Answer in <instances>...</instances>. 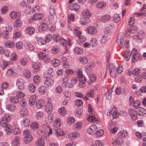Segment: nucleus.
<instances>
[{"label":"nucleus","mask_w":146,"mask_h":146,"mask_svg":"<svg viewBox=\"0 0 146 146\" xmlns=\"http://www.w3.org/2000/svg\"><path fill=\"white\" fill-rule=\"evenodd\" d=\"M11 119L10 117L7 115L5 116L2 118L1 125L3 127H5V131L7 135H10L12 133V127L8 123L10 121Z\"/></svg>","instance_id":"obj_1"},{"label":"nucleus","mask_w":146,"mask_h":146,"mask_svg":"<svg viewBox=\"0 0 146 146\" xmlns=\"http://www.w3.org/2000/svg\"><path fill=\"white\" fill-rule=\"evenodd\" d=\"M134 19L133 17H130L129 20L128 22V24L130 26L125 32V35L126 37H128L132 36L131 34H135L137 30V28L136 27L132 26L134 23Z\"/></svg>","instance_id":"obj_2"},{"label":"nucleus","mask_w":146,"mask_h":146,"mask_svg":"<svg viewBox=\"0 0 146 146\" xmlns=\"http://www.w3.org/2000/svg\"><path fill=\"white\" fill-rule=\"evenodd\" d=\"M137 51L136 49H133L131 52V54H132V61L133 62L139 60L142 56V55L140 53H137Z\"/></svg>","instance_id":"obj_3"},{"label":"nucleus","mask_w":146,"mask_h":146,"mask_svg":"<svg viewBox=\"0 0 146 146\" xmlns=\"http://www.w3.org/2000/svg\"><path fill=\"white\" fill-rule=\"evenodd\" d=\"M117 68L112 65L109 66V72L110 76L112 78H115L116 76Z\"/></svg>","instance_id":"obj_4"},{"label":"nucleus","mask_w":146,"mask_h":146,"mask_svg":"<svg viewBox=\"0 0 146 146\" xmlns=\"http://www.w3.org/2000/svg\"><path fill=\"white\" fill-rule=\"evenodd\" d=\"M128 113L132 120H135L137 118V114L135 110L132 108L129 109Z\"/></svg>","instance_id":"obj_5"},{"label":"nucleus","mask_w":146,"mask_h":146,"mask_svg":"<svg viewBox=\"0 0 146 146\" xmlns=\"http://www.w3.org/2000/svg\"><path fill=\"white\" fill-rule=\"evenodd\" d=\"M45 77L46 79L44 82V85L48 87H51L54 83L53 80L51 79V78L49 77V76H46Z\"/></svg>","instance_id":"obj_6"},{"label":"nucleus","mask_w":146,"mask_h":146,"mask_svg":"<svg viewBox=\"0 0 146 146\" xmlns=\"http://www.w3.org/2000/svg\"><path fill=\"white\" fill-rule=\"evenodd\" d=\"M97 129V127L96 125H91L87 129V131L89 134L93 135L95 134Z\"/></svg>","instance_id":"obj_7"},{"label":"nucleus","mask_w":146,"mask_h":146,"mask_svg":"<svg viewBox=\"0 0 146 146\" xmlns=\"http://www.w3.org/2000/svg\"><path fill=\"white\" fill-rule=\"evenodd\" d=\"M24 80L21 78H19L17 81V85L19 89L20 90H23L24 88Z\"/></svg>","instance_id":"obj_8"},{"label":"nucleus","mask_w":146,"mask_h":146,"mask_svg":"<svg viewBox=\"0 0 146 146\" xmlns=\"http://www.w3.org/2000/svg\"><path fill=\"white\" fill-rule=\"evenodd\" d=\"M133 38L136 40H142L144 37L145 35L143 31H141L138 32L136 35L133 36Z\"/></svg>","instance_id":"obj_9"},{"label":"nucleus","mask_w":146,"mask_h":146,"mask_svg":"<svg viewBox=\"0 0 146 146\" xmlns=\"http://www.w3.org/2000/svg\"><path fill=\"white\" fill-rule=\"evenodd\" d=\"M42 17V15L40 13H37L33 17L29 19V21L30 23L31 22H32L33 21L41 19Z\"/></svg>","instance_id":"obj_10"},{"label":"nucleus","mask_w":146,"mask_h":146,"mask_svg":"<svg viewBox=\"0 0 146 146\" xmlns=\"http://www.w3.org/2000/svg\"><path fill=\"white\" fill-rule=\"evenodd\" d=\"M95 66V64H93L90 65L85 67V71L88 75H90L92 73V68H93Z\"/></svg>","instance_id":"obj_11"},{"label":"nucleus","mask_w":146,"mask_h":146,"mask_svg":"<svg viewBox=\"0 0 146 146\" xmlns=\"http://www.w3.org/2000/svg\"><path fill=\"white\" fill-rule=\"evenodd\" d=\"M87 31L88 34H95L97 33L96 28L93 26H90L87 29Z\"/></svg>","instance_id":"obj_12"},{"label":"nucleus","mask_w":146,"mask_h":146,"mask_svg":"<svg viewBox=\"0 0 146 146\" xmlns=\"http://www.w3.org/2000/svg\"><path fill=\"white\" fill-rule=\"evenodd\" d=\"M123 141L122 139L118 137L115 139H113L112 143L113 145H121L122 144Z\"/></svg>","instance_id":"obj_13"},{"label":"nucleus","mask_w":146,"mask_h":146,"mask_svg":"<svg viewBox=\"0 0 146 146\" xmlns=\"http://www.w3.org/2000/svg\"><path fill=\"white\" fill-rule=\"evenodd\" d=\"M41 65V63L40 62H38L35 63L32 66L33 68V69L34 72H36L40 70V67Z\"/></svg>","instance_id":"obj_14"},{"label":"nucleus","mask_w":146,"mask_h":146,"mask_svg":"<svg viewBox=\"0 0 146 146\" xmlns=\"http://www.w3.org/2000/svg\"><path fill=\"white\" fill-rule=\"evenodd\" d=\"M45 104V102L44 100L41 99L37 101L36 104V106L37 108H40L43 106Z\"/></svg>","instance_id":"obj_15"},{"label":"nucleus","mask_w":146,"mask_h":146,"mask_svg":"<svg viewBox=\"0 0 146 146\" xmlns=\"http://www.w3.org/2000/svg\"><path fill=\"white\" fill-rule=\"evenodd\" d=\"M89 21L88 17H84L80 19L79 22L81 25H86Z\"/></svg>","instance_id":"obj_16"},{"label":"nucleus","mask_w":146,"mask_h":146,"mask_svg":"<svg viewBox=\"0 0 146 146\" xmlns=\"http://www.w3.org/2000/svg\"><path fill=\"white\" fill-rule=\"evenodd\" d=\"M80 6L76 3H74L69 6V9L72 10L76 11L80 8Z\"/></svg>","instance_id":"obj_17"},{"label":"nucleus","mask_w":146,"mask_h":146,"mask_svg":"<svg viewBox=\"0 0 146 146\" xmlns=\"http://www.w3.org/2000/svg\"><path fill=\"white\" fill-rule=\"evenodd\" d=\"M28 58L26 57H21L19 61L20 64L23 66L26 65L28 63Z\"/></svg>","instance_id":"obj_18"},{"label":"nucleus","mask_w":146,"mask_h":146,"mask_svg":"<svg viewBox=\"0 0 146 146\" xmlns=\"http://www.w3.org/2000/svg\"><path fill=\"white\" fill-rule=\"evenodd\" d=\"M36 96L35 95L31 96L29 98V104L30 106L34 105L36 100Z\"/></svg>","instance_id":"obj_19"},{"label":"nucleus","mask_w":146,"mask_h":146,"mask_svg":"<svg viewBox=\"0 0 146 146\" xmlns=\"http://www.w3.org/2000/svg\"><path fill=\"white\" fill-rule=\"evenodd\" d=\"M16 73L11 68L8 69L5 73V75L7 77L13 76Z\"/></svg>","instance_id":"obj_20"},{"label":"nucleus","mask_w":146,"mask_h":146,"mask_svg":"<svg viewBox=\"0 0 146 146\" xmlns=\"http://www.w3.org/2000/svg\"><path fill=\"white\" fill-rule=\"evenodd\" d=\"M127 135V132L126 131H121L117 133L118 137L121 138H124L126 137Z\"/></svg>","instance_id":"obj_21"},{"label":"nucleus","mask_w":146,"mask_h":146,"mask_svg":"<svg viewBox=\"0 0 146 146\" xmlns=\"http://www.w3.org/2000/svg\"><path fill=\"white\" fill-rule=\"evenodd\" d=\"M23 74V75L27 78H30L31 76V73L28 70H24Z\"/></svg>","instance_id":"obj_22"},{"label":"nucleus","mask_w":146,"mask_h":146,"mask_svg":"<svg viewBox=\"0 0 146 146\" xmlns=\"http://www.w3.org/2000/svg\"><path fill=\"white\" fill-rule=\"evenodd\" d=\"M82 123L80 121H78L73 125V129L75 130H79L82 127Z\"/></svg>","instance_id":"obj_23"},{"label":"nucleus","mask_w":146,"mask_h":146,"mask_svg":"<svg viewBox=\"0 0 146 146\" xmlns=\"http://www.w3.org/2000/svg\"><path fill=\"white\" fill-rule=\"evenodd\" d=\"M45 143L44 140L43 138L39 137L38 138L37 141L35 142V145L37 146L44 145Z\"/></svg>","instance_id":"obj_24"},{"label":"nucleus","mask_w":146,"mask_h":146,"mask_svg":"<svg viewBox=\"0 0 146 146\" xmlns=\"http://www.w3.org/2000/svg\"><path fill=\"white\" fill-rule=\"evenodd\" d=\"M79 134L78 132L75 133H71L68 135V137L71 140H73L76 137H78Z\"/></svg>","instance_id":"obj_25"},{"label":"nucleus","mask_w":146,"mask_h":146,"mask_svg":"<svg viewBox=\"0 0 146 146\" xmlns=\"http://www.w3.org/2000/svg\"><path fill=\"white\" fill-rule=\"evenodd\" d=\"M61 124V122L60 119L57 118L54 120L53 125L54 127L57 128L60 127Z\"/></svg>","instance_id":"obj_26"},{"label":"nucleus","mask_w":146,"mask_h":146,"mask_svg":"<svg viewBox=\"0 0 146 146\" xmlns=\"http://www.w3.org/2000/svg\"><path fill=\"white\" fill-rule=\"evenodd\" d=\"M51 63L55 67H56L58 66L60 64V62L59 60L56 58H53L51 60Z\"/></svg>","instance_id":"obj_27"},{"label":"nucleus","mask_w":146,"mask_h":146,"mask_svg":"<svg viewBox=\"0 0 146 146\" xmlns=\"http://www.w3.org/2000/svg\"><path fill=\"white\" fill-rule=\"evenodd\" d=\"M25 46L27 49L30 50H33L35 48V47L29 42H26Z\"/></svg>","instance_id":"obj_28"},{"label":"nucleus","mask_w":146,"mask_h":146,"mask_svg":"<svg viewBox=\"0 0 146 146\" xmlns=\"http://www.w3.org/2000/svg\"><path fill=\"white\" fill-rule=\"evenodd\" d=\"M35 38L36 39L39 45H42L46 44V42L42 38L36 36Z\"/></svg>","instance_id":"obj_29"},{"label":"nucleus","mask_w":146,"mask_h":146,"mask_svg":"<svg viewBox=\"0 0 146 146\" xmlns=\"http://www.w3.org/2000/svg\"><path fill=\"white\" fill-rule=\"evenodd\" d=\"M53 71V70L52 68H49L47 72L44 73V75L45 77L49 76V77L52 78V75L51 74Z\"/></svg>","instance_id":"obj_30"},{"label":"nucleus","mask_w":146,"mask_h":146,"mask_svg":"<svg viewBox=\"0 0 146 146\" xmlns=\"http://www.w3.org/2000/svg\"><path fill=\"white\" fill-rule=\"evenodd\" d=\"M138 113L139 116H143L146 113V110L143 108H140L138 109Z\"/></svg>","instance_id":"obj_31"},{"label":"nucleus","mask_w":146,"mask_h":146,"mask_svg":"<svg viewBox=\"0 0 146 146\" xmlns=\"http://www.w3.org/2000/svg\"><path fill=\"white\" fill-rule=\"evenodd\" d=\"M22 121L25 127L29 126L30 124V120L29 118L24 117Z\"/></svg>","instance_id":"obj_32"},{"label":"nucleus","mask_w":146,"mask_h":146,"mask_svg":"<svg viewBox=\"0 0 146 146\" xmlns=\"http://www.w3.org/2000/svg\"><path fill=\"white\" fill-rule=\"evenodd\" d=\"M48 27L47 24L45 23H43L40 26L39 29L42 31H45L47 30Z\"/></svg>","instance_id":"obj_33"},{"label":"nucleus","mask_w":146,"mask_h":146,"mask_svg":"<svg viewBox=\"0 0 146 146\" xmlns=\"http://www.w3.org/2000/svg\"><path fill=\"white\" fill-rule=\"evenodd\" d=\"M111 19V17L109 15L106 14L104 15L101 18L102 21L103 22H107L109 21Z\"/></svg>","instance_id":"obj_34"},{"label":"nucleus","mask_w":146,"mask_h":146,"mask_svg":"<svg viewBox=\"0 0 146 146\" xmlns=\"http://www.w3.org/2000/svg\"><path fill=\"white\" fill-rule=\"evenodd\" d=\"M28 89L29 91L31 92H33L36 90V87L34 84L32 83L29 84L28 86Z\"/></svg>","instance_id":"obj_35"},{"label":"nucleus","mask_w":146,"mask_h":146,"mask_svg":"<svg viewBox=\"0 0 146 146\" xmlns=\"http://www.w3.org/2000/svg\"><path fill=\"white\" fill-rule=\"evenodd\" d=\"M35 29L32 27H29L26 28V33L30 35L33 34L34 32Z\"/></svg>","instance_id":"obj_36"},{"label":"nucleus","mask_w":146,"mask_h":146,"mask_svg":"<svg viewBox=\"0 0 146 146\" xmlns=\"http://www.w3.org/2000/svg\"><path fill=\"white\" fill-rule=\"evenodd\" d=\"M82 15L86 17H90L92 15V13L88 9H86L83 11L82 12Z\"/></svg>","instance_id":"obj_37"},{"label":"nucleus","mask_w":146,"mask_h":146,"mask_svg":"<svg viewBox=\"0 0 146 146\" xmlns=\"http://www.w3.org/2000/svg\"><path fill=\"white\" fill-rule=\"evenodd\" d=\"M19 15L20 16L21 13L20 12H18V14H17V12L15 11H13L10 13V16L11 19H15L17 16Z\"/></svg>","instance_id":"obj_38"},{"label":"nucleus","mask_w":146,"mask_h":146,"mask_svg":"<svg viewBox=\"0 0 146 146\" xmlns=\"http://www.w3.org/2000/svg\"><path fill=\"white\" fill-rule=\"evenodd\" d=\"M5 45L7 47L12 48L15 46L14 43L12 41H7L5 43Z\"/></svg>","instance_id":"obj_39"},{"label":"nucleus","mask_w":146,"mask_h":146,"mask_svg":"<svg viewBox=\"0 0 146 146\" xmlns=\"http://www.w3.org/2000/svg\"><path fill=\"white\" fill-rule=\"evenodd\" d=\"M33 139L32 135H29L28 136H24V141L26 143H30Z\"/></svg>","instance_id":"obj_40"},{"label":"nucleus","mask_w":146,"mask_h":146,"mask_svg":"<svg viewBox=\"0 0 146 146\" xmlns=\"http://www.w3.org/2000/svg\"><path fill=\"white\" fill-rule=\"evenodd\" d=\"M7 109L10 111H13L15 110L16 108L13 104H9L6 106Z\"/></svg>","instance_id":"obj_41"},{"label":"nucleus","mask_w":146,"mask_h":146,"mask_svg":"<svg viewBox=\"0 0 146 146\" xmlns=\"http://www.w3.org/2000/svg\"><path fill=\"white\" fill-rule=\"evenodd\" d=\"M31 127L33 129L35 130L37 129L39 127L38 123L36 121H34L31 123Z\"/></svg>","instance_id":"obj_42"},{"label":"nucleus","mask_w":146,"mask_h":146,"mask_svg":"<svg viewBox=\"0 0 146 146\" xmlns=\"http://www.w3.org/2000/svg\"><path fill=\"white\" fill-rule=\"evenodd\" d=\"M106 5V3L104 1H101L99 2L96 4L97 8L100 9L104 7Z\"/></svg>","instance_id":"obj_43"},{"label":"nucleus","mask_w":146,"mask_h":146,"mask_svg":"<svg viewBox=\"0 0 146 146\" xmlns=\"http://www.w3.org/2000/svg\"><path fill=\"white\" fill-rule=\"evenodd\" d=\"M12 129L13 131V132L15 135L18 134H20L21 132V131L19 128L18 127L15 126H12Z\"/></svg>","instance_id":"obj_44"},{"label":"nucleus","mask_w":146,"mask_h":146,"mask_svg":"<svg viewBox=\"0 0 146 146\" xmlns=\"http://www.w3.org/2000/svg\"><path fill=\"white\" fill-rule=\"evenodd\" d=\"M10 100L11 102L17 104L19 102V99L17 96L11 97L10 98Z\"/></svg>","instance_id":"obj_45"},{"label":"nucleus","mask_w":146,"mask_h":146,"mask_svg":"<svg viewBox=\"0 0 146 146\" xmlns=\"http://www.w3.org/2000/svg\"><path fill=\"white\" fill-rule=\"evenodd\" d=\"M47 90L46 88L44 86H41L39 88V91L40 94L42 95L45 93Z\"/></svg>","instance_id":"obj_46"},{"label":"nucleus","mask_w":146,"mask_h":146,"mask_svg":"<svg viewBox=\"0 0 146 146\" xmlns=\"http://www.w3.org/2000/svg\"><path fill=\"white\" fill-rule=\"evenodd\" d=\"M22 22L21 20L17 19L14 22V26L16 28L20 27L22 25Z\"/></svg>","instance_id":"obj_47"},{"label":"nucleus","mask_w":146,"mask_h":146,"mask_svg":"<svg viewBox=\"0 0 146 146\" xmlns=\"http://www.w3.org/2000/svg\"><path fill=\"white\" fill-rule=\"evenodd\" d=\"M121 37L120 36L119 34L117 36V42L120 47H122L123 46V45L122 43L123 42V40L122 39H121Z\"/></svg>","instance_id":"obj_48"},{"label":"nucleus","mask_w":146,"mask_h":146,"mask_svg":"<svg viewBox=\"0 0 146 146\" xmlns=\"http://www.w3.org/2000/svg\"><path fill=\"white\" fill-rule=\"evenodd\" d=\"M33 80L35 84L38 85L40 83V78L39 76H36L33 77Z\"/></svg>","instance_id":"obj_49"},{"label":"nucleus","mask_w":146,"mask_h":146,"mask_svg":"<svg viewBox=\"0 0 146 146\" xmlns=\"http://www.w3.org/2000/svg\"><path fill=\"white\" fill-rule=\"evenodd\" d=\"M87 120L89 121H91L92 122H97V120L94 115L90 116L87 118Z\"/></svg>","instance_id":"obj_50"},{"label":"nucleus","mask_w":146,"mask_h":146,"mask_svg":"<svg viewBox=\"0 0 146 146\" xmlns=\"http://www.w3.org/2000/svg\"><path fill=\"white\" fill-rule=\"evenodd\" d=\"M58 112L60 115L62 116H64L66 113V111L64 107L60 108L58 110Z\"/></svg>","instance_id":"obj_51"},{"label":"nucleus","mask_w":146,"mask_h":146,"mask_svg":"<svg viewBox=\"0 0 146 146\" xmlns=\"http://www.w3.org/2000/svg\"><path fill=\"white\" fill-rule=\"evenodd\" d=\"M74 51L75 53L77 54H81L83 53V50L82 48L79 47L75 48Z\"/></svg>","instance_id":"obj_52"},{"label":"nucleus","mask_w":146,"mask_h":146,"mask_svg":"<svg viewBox=\"0 0 146 146\" xmlns=\"http://www.w3.org/2000/svg\"><path fill=\"white\" fill-rule=\"evenodd\" d=\"M20 139V138L19 137H15L14 139L12 141V144L15 146H17L19 144Z\"/></svg>","instance_id":"obj_53"},{"label":"nucleus","mask_w":146,"mask_h":146,"mask_svg":"<svg viewBox=\"0 0 146 146\" xmlns=\"http://www.w3.org/2000/svg\"><path fill=\"white\" fill-rule=\"evenodd\" d=\"M87 96L91 98H93L94 96V90H88L86 93Z\"/></svg>","instance_id":"obj_54"},{"label":"nucleus","mask_w":146,"mask_h":146,"mask_svg":"<svg viewBox=\"0 0 146 146\" xmlns=\"http://www.w3.org/2000/svg\"><path fill=\"white\" fill-rule=\"evenodd\" d=\"M56 133L57 136H62L64 135V132L61 129H58L56 130Z\"/></svg>","instance_id":"obj_55"},{"label":"nucleus","mask_w":146,"mask_h":146,"mask_svg":"<svg viewBox=\"0 0 146 146\" xmlns=\"http://www.w3.org/2000/svg\"><path fill=\"white\" fill-rule=\"evenodd\" d=\"M61 38L59 35L56 34H54L53 35L52 39L56 42H59Z\"/></svg>","instance_id":"obj_56"},{"label":"nucleus","mask_w":146,"mask_h":146,"mask_svg":"<svg viewBox=\"0 0 146 146\" xmlns=\"http://www.w3.org/2000/svg\"><path fill=\"white\" fill-rule=\"evenodd\" d=\"M36 117L37 119H40L44 115V113L42 111L36 112Z\"/></svg>","instance_id":"obj_57"},{"label":"nucleus","mask_w":146,"mask_h":146,"mask_svg":"<svg viewBox=\"0 0 146 146\" xmlns=\"http://www.w3.org/2000/svg\"><path fill=\"white\" fill-rule=\"evenodd\" d=\"M52 106L50 102H48L46 106V111H50L52 109Z\"/></svg>","instance_id":"obj_58"},{"label":"nucleus","mask_w":146,"mask_h":146,"mask_svg":"<svg viewBox=\"0 0 146 146\" xmlns=\"http://www.w3.org/2000/svg\"><path fill=\"white\" fill-rule=\"evenodd\" d=\"M52 37L50 34H47L46 35L44 41L46 43H48L51 40Z\"/></svg>","instance_id":"obj_59"},{"label":"nucleus","mask_w":146,"mask_h":146,"mask_svg":"<svg viewBox=\"0 0 146 146\" xmlns=\"http://www.w3.org/2000/svg\"><path fill=\"white\" fill-rule=\"evenodd\" d=\"M79 61L84 64H86L88 62V59L86 57L82 56L79 59Z\"/></svg>","instance_id":"obj_60"},{"label":"nucleus","mask_w":146,"mask_h":146,"mask_svg":"<svg viewBox=\"0 0 146 146\" xmlns=\"http://www.w3.org/2000/svg\"><path fill=\"white\" fill-rule=\"evenodd\" d=\"M141 102L138 100H136L134 101L133 107L135 109L138 108L140 106Z\"/></svg>","instance_id":"obj_61"},{"label":"nucleus","mask_w":146,"mask_h":146,"mask_svg":"<svg viewBox=\"0 0 146 146\" xmlns=\"http://www.w3.org/2000/svg\"><path fill=\"white\" fill-rule=\"evenodd\" d=\"M51 51L53 54H56L59 51L58 46H53L52 48Z\"/></svg>","instance_id":"obj_62"},{"label":"nucleus","mask_w":146,"mask_h":146,"mask_svg":"<svg viewBox=\"0 0 146 146\" xmlns=\"http://www.w3.org/2000/svg\"><path fill=\"white\" fill-rule=\"evenodd\" d=\"M59 42L60 43L61 45L63 46H66L67 41L66 40L62 37L61 38Z\"/></svg>","instance_id":"obj_63"},{"label":"nucleus","mask_w":146,"mask_h":146,"mask_svg":"<svg viewBox=\"0 0 146 146\" xmlns=\"http://www.w3.org/2000/svg\"><path fill=\"white\" fill-rule=\"evenodd\" d=\"M120 20V18L118 14H115L113 16V20L115 23L118 22Z\"/></svg>","instance_id":"obj_64"}]
</instances>
